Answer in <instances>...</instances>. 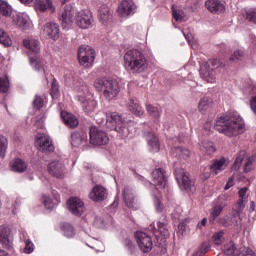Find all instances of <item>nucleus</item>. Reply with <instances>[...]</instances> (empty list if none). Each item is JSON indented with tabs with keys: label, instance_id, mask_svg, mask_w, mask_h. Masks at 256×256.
Here are the masks:
<instances>
[{
	"label": "nucleus",
	"instance_id": "obj_1",
	"mask_svg": "<svg viewBox=\"0 0 256 256\" xmlns=\"http://www.w3.org/2000/svg\"><path fill=\"white\" fill-rule=\"evenodd\" d=\"M214 129L218 133H223L226 137H237V135L243 133V120L239 113L230 112L216 120Z\"/></svg>",
	"mask_w": 256,
	"mask_h": 256
},
{
	"label": "nucleus",
	"instance_id": "obj_2",
	"mask_svg": "<svg viewBox=\"0 0 256 256\" xmlns=\"http://www.w3.org/2000/svg\"><path fill=\"white\" fill-rule=\"evenodd\" d=\"M126 69L132 73H143L147 69V59L139 50H129L124 55Z\"/></svg>",
	"mask_w": 256,
	"mask_h": 256
},
{
	"label": "nucleus",
	"instance_id": "obj_3",
	"mask_svg": "<svg viewBox=\"0 0 256 256\" xmlns=\"http://www.w3.org/2000/svg\"><path fill=\"white\" fill-rule=\"evenodd\" d=\"M23 45L24 47H26V49H29L30 51L27 52V55H29L30 65L35 69V71L45 73V68L43 67V65H45V62L39 57V53H41V46L39 40H24Z\"/></svg>",
	"mask_w": 256,
	"mask_h": 256
},
{
	"label": "nucleus",
	"instance_id": "obj_4",
	"mask_svg": "<svg viewBox=\"0 0 256 256\" xmlns=\"http://www.w3.org/2000/svg\"><path fill=\"white\" fill-rule=\"evenodd\" d=\"M106 125L111 131H116L121 139H127L129 137V128L127 122L117 112L106 113Z\"/></svg>",
	"mask_w": 256,
	"mask_h": 256
},
{
	"label": "nucleus",
	"instance_id": "obj_5",
	"mask_svg": "<svg viewBox=\"0 0 256 256\" xmlns=\"http://www.w3.org/2000/svg\"><path fill=\"white\" fill-rule=\"evenodd\" d=\"M94 87L97 91H103L104 97L109 99V101H111V99H115V97L119 95V91H121L117 80L107 78L97 79L94 82Z\"/></svg>",
	"mask_w": 256,
	"mask_h": 256
},
{
	"label": "nucleus",
	"instance_id": "obj_6",
	"mask_svg": "<svg viewBox=\"0 0 256 256\" xmlns=\"http://www.w3.org/2000/svg\"><path fill=\"white\" fill-rule=\"evenodd\" d=\"M174 175L176 177V181L182 191H186V193H195V181L191 180L189 177V173L185 171L183 168H176Z\"/></svg>",
	"mask_w": 256,
	"mask_h": 256
},
{
	"label": "nucleus",
	"instance_id": "obj_7",
	"mask_svg": "<svg viewBox=\"0 0 256 256\" xmlns=\"http://www.w3.org/2000/svg\"><path fill=\"white\" fill-rule=\"evenodd\" d=\"M78 61L83 67H91L95 61V50L88 45H82L78 49Z\"/></svg>",
	"mask_w": 256,
	"mask_h": 256
},
{
	"label": "nucleus",
	"instance_id": "obj_8",
	"mask_svg": "<svg viewBox=\"0 0 256 256\" xmlns=\"http://www.w3.org/2000/svg\"><path fill=\"white\" fill-rule=\"evenodd\" d=\"M89 135L91 145H107L109 143L107 132L95 126L90 128Z\"/></svg>",
	"mask_w": 256,
	"mask_h": 256
},
{
	"label": "nucleus",
	"instance_id": "obj_9",
	"mask_svg": "<svg viewBox=\"0 0 256 256\" xmlns=\"http://www.w3.org/2000/svg\"><path fill=\"white\" fill-rule=\"evenodd\" d=\"M135 238L141 251L143 253H150L153 249V239H151V236L145 232L137 231L135 232Z\"/></svg>",
	"mask_w": 256,
	"mask_h": 256
},
{
	"label": "nucleus",
	"instance_id": "obj_10",
	"mask_svg": "<svg viewBox=\"0 0 256 256\" xmlns=\"http://www.w3.org/2000/svg\"><path fill=\"white\" fill-rule=\"evenodd\" d=\"M75 21L80 29H89L93 23V16L89 11L82 10L76 14Z\"/></svg>",
	"mask_w": 256,
	"mask_h": 256
},
{
	"label": "nucleus",
	"instance_id": "obj_11",
	"mask_svg": "<svg viewBox=\"0 0 256 256\" xmlns=\"http://www.w3.org/2000/svg\"><path fill=\"white\" fill-rule=\"evenodd\" d=\"M48 173L56 179L65 177V164L59 160H53L48 164Z\"/></svg>",
	"mask_w": 256,
	"mask_h": 256
},
{
	"label": "nucleus",
	"instance_id": "obj_12",
	"mask_svg": "<svg viewBox=\"0 0 256 256\" xmlns=\"http://www.w3.org/2000/svg\"><path fill=\"white\" fill-rule=\"evenodd\" d=\"M165 169L158 168L152 171V182L155 187L159 189H165L167 186V176L165 175Z\"/></svg>",
	"mask_w": 256,
	"mask_h": 256
},
{
	"label": "nucleus",
	"instance_id": "obj_13",
	"mask_svg": "<svg viewBox=\"0 0 256 256\" xmlns=\"http://www.w3.org/2000/svg\"><path fill=\"white\" fill-rule=\"evenodd\" d=\"M42 35L48 37V39L57 41V39H59V25L54 22H47L42 27Z\"/></svg>",
	"mask_w": 256,
	"mask_h": 256
},
{
	"label": "nucleus",
	"instance_id": "obj_14",
	"mask_svg": "<svg viewBox=\"0 0 256 256\" xmlns=\"http://www.w3.org/2000/svg\"><path fill=\"white\" fill-rule=\"evenodd\" d=\"M68 209L76 217H81L85 211V204L81 199L74 197L68 200Z\"/></svg>",
	"mask_w": 256,
	"mask_h": 256
},
{
	"label": "nucleus",
	"instance_id": "obj_15",
	"mask_svg": "<svg viewBox=\"0 0 256 256\" xmlns=\"http://www.w3.org/2000/svg\"><path fill=\"white\" fill-rule=\"evenodd\" d=\"M0 243L4 249H13V237L9 227L0 226Z\"/></svg>",
	"mask_w": 256,
	"mask_h": 256
},
{
	"label": "nucleus",
	"instance_id": "obj_16",
	"mask_svg": "<svg viewBox=\"0 0 256 256\" xmlns=\"http://www.w3.org/2000/svg\"><path fill=\"white\" fill-rule=\"evenodd\" d=\"M137 9L133 0H123L121 5L118 7V14L120 17H129V15H133Z\"/></svg>",
	"mask_w": 256,
	"mask_h": 256
},
{
	"label": "nucleus",
	"instance_id": "obj_17",
	"mask_svg": "<svg viewBox=\"0 0 256 256\" xmlns=\"http://www.w3.org/2000/svg\"><path fill=\"white\" fill-rule=\"evenodd\" d=\"M107 196V189H105V187L101 185H96L89 194V198L91 199V201H95L96 203L105 201V199H107Z\"/></svg>",
	"mask_w": 256,
	"mask_h": 256
},
{
	"label": "nucleus",
	"instance_id": "obj_18",
	"mask_svg": "<svg viewBox=\"0 0 256 256\" xmlns=\"http://www.w3.org/2000/svg\"><path fill=\"white\" fill-rule=\"evenodd\" d=\"M205 7L214 15H221V13H225V4L221 0H207L205 2Z\"/></svg>",
	"mask_w": 256,
	"mask_h": 256
},
{
	"label": "nucleus",
	"instance_id": "obj_19",
	"mask_svg": "<svg viewBox=\"0 0 256 256\" xmlns=\"http://www.w3.org/2000/svg\"><path fill=\"white\" fill-rule=\"evenodd\" d=\"M98 19L102 25H109L113 21V14L109 9V6L103 4L98 10Z\"/></svg>",
	"mask_w": 256,
	"mask_h": 256
},
{
	"label": "nucleus",
	"instance_id": "obj_20",
	"mask_svg": "<svg viewBox=\"0 0 256 256\" xmlns=\"http://www.w3.org/2000/svg\"><path fill=\"white\" fill-rule=\"evenodd\" d=\"M72 147H81L83 143H87V133L84 131H74L70 136Z\"/></svg>",
	"mask_w": 256,
	"mask_h": 256
},
{
	"label": "nucleus",
	"instance_id": "obj_21",
	"mask_svg": "<svg viewBox=\"0 0 256 256\" xmlns=\"http://www.w3.org/2000/svg\"><path fill=\"white\" fill-rule=\"evenodd\" d=\"M144 137L149 147H151V151H153V153H159V149H161V144H159V139L157 138L155 133L151 131H145Z\"/></svg>",
	"mask_w": 256,
	"mask_h": 256
},
{
	"label": "nucleus",
	"instance_id": "obj_22",
	"mask_svg": "<svg viewBox=\"0 0 256 256\" xmlns=\"http://www.w3.org/2000/svg\"><path fill=\"white\" fill-rule=\"evenodd\" d=\"M144 137L149 147H151V151H153V153H159V149H161V144H159V139L157 138L155 133L151 131H145Z\"/></svg>",
	"mask_w": 256,
	"mask_h": 256
},
{
	"label": "nucleus",
	"instance_id": "obj_23",
	"mask_svg": "<svg viewBox=\"0 0 256 256\" xmlns=\"http://www.w3.org/2000/svg\"><path fill=\"white\" fill-rule=\"evenodd\" d=\"M73 15H75V10L72 6H66L61 15L62 27L67 28L73 25Z\"/></svg>",
	"mask_w": 256,
	"mask_h": 256
},
{
	"label": "nucleus",
	"instance_id": "obj_24",
	"mask_svg": "<svg viewBox=\"0 0 256 256\" xmlns=\"http://www.w3.org/2000/svg\"><path fill=\"white\" fill-rule=\"evenodd\" d=\"M73 15H75V10L72 6H66L61 15L62 27L67 28L73 25Z\"/></svg>",
	"mask_w": 256,
	"mask_h": 256
},
{
	"label": "nucleus",
	"instance_id": "obj_25",
	"mask_svg": "<svg viewBox=\"0 0 256 256\" xmlns=\"http://www.w3.org/2000/svg\"><path fill=\"white\" fill-rule=\"evenodd\" d=\"M60 117L63 123H65V125L70 129H75L76 127H79V120L77 119V117H75V115L62 111L60 113Z\"/></svg>",
	"mask_w": 256,
	"mask_h": 256
},
{
	"label": "nucleus",
	"instance_id": "obj_26",
	"mask_svg": "<svg viewBox=\"0 0 256 256\" xmlns=\"http://www.w3.org/2000/svg\"><path fill=\"white\" fill-rule=\"evenodd\" d=\"M200 77L207 83H215V70L209 68V65L204 64L200 67Z\"/></svg>",
	"mask_w": 256,
	"mask_h": 256
},
{
	"label": "nucleus",
	"instance_id": "obj_27",
	"mask_svg": "<svg viewBox=\"0 0 256 256\" xmlns=\"http://www.w3.org/2000/svg\"><path fill=\"white\" fill-rule=\"evenodd\" d=\"M79 103L82 105L83 111L90 115V113H93L95 111V107H97V102L93 99H87L84 96L78 97Z\"/></svg>",
	"mask_w": 256,
	"mask_h": 256
},
{
	"label": "nucleus",
	"instance_id": "obj_28",
	"mask_svg": "<svg viewBox=\"0 0 256 256\" xmlns=\"http://www.w3.org/2000/svg\"><path fill=\"white\" fill-rule=\"evenodd\" d=\"M37 145H39L40 151H48L49 153L55 151V146L51 143L49 136H40L37 139Z\"/></svg>",
	"mask_w": 256,
	"mask_h": 256
},
{
	"label": "nucleus",
	"instance_id": "obj_29",
	"mask_svg": "<svg viewBox=\"0 0 256 256\" xmlns=\"http://www.w3.org/2000/svg\"><path fill=\"white\" fill-rule=\"evenodd\" d=\"M237 217L239 216H236L235 213H232L231 215L218 219V223H220L222 227H231L232 225H234V227H239L241 223L239 222Z\"/></svg>",
	"mask_w": 256,
	"mask_h": 256
},
{
	"label": "nucleus",
	"instance_id": "obj_30",
	"mask_svg": "<svg viewBox=\"0 0 256 256\" xmlns=\"http://www.w3.org/2000/svg\"><path fill=\"white\" fill-rule=\"evenodd\" d=\"M10 167L15 173H25L27 171V162L21 158H16L10 162Z\"/></svg>",
	"mask_w": 256,
	"mask_h": 256
},
{
	"label": "nucleus",
	"instance_id": "obj_31",
	"mask_svg": "<svg viewBox=\"0 0 256 256\" xmlns=\"http://www.w3.org/2000/svg\"><path fill=\"white\" fill-rule=\"evenodd\" d=\"M123 195L127 207H129V209H135V196L133 195V189L129 186H125Z\"/></svg>",
	"mask_w": 256,
	"mask_h": 256
},
{
	"label": "nucleus",
	"instance_id": "obj_32",
	"mask_svg": "<svg viewBox=\"0 0 256 256\" xmlns=\"http://www.w3.org/2000/svg\"><path fill=\"white\" fill-rule=\"evenodd\" d=\"M225 207H227V203L223 202H221L220 205L214 206L210 212L209 223L215 225V223H217V217L221 215V212L223 211V209H225Z\"/></svg>",
	"mask_w": 256,
	"mask_h": 256
},
{
	"label": "nucleus",
	"instance_id": "obj_33",
	"mask_svg": "<svg viewBox=\"0 0 256 256\" xmlns=\"http://www.w3.org/2000/svg\"><path fill=\"white\" fill-rule=\"evenodd\" d=\"M34 7L36 11H40V13H45L48 9L53 7V2L51 0H35Z\"/></svg>",
	"mask_w": 256,
	"mask_h": 256
},
{
	"label": "nucleus",
	"instance_id": "obj_34",
	"mask_svg": "<svg viewBox=\"0 0 256 256\" xmlns=\"http://www.w3.org/2000/svg\"><path fill=\"white\" fill-rule=\"evenodd\" d=\"M211 107H213V99H211L209 97L201 98V100L198 104V110L200 111V113H202V114L207 113V111H209V109H211Z\"/></svg>",
	"mask_w": 256,
	"mask_h": 256
},
{
	"label": "nucleus",
	"instance_id": "obj_35",
	"mask_svg": "<svg viewBox=\"0 0 256 256\" xmlns=\"http://www.w3.org/2000/svg\"><path fill=\"white\" fill-rule=\"evenodd\" d=\"M223 253H224V255H227V256H235V255L241 254V252H239L237 250V246L235 245V242H233V241H230L224 245Z\"/></svg>",
	"mask_w": 256,
	"mask_h": 256
},
{
	"label": "nucleus",
	"instance_id": "obj_36",
	"mask_svg": "<svg viewBox=\"0 0 256 256\" xmlns=\"http://www.w3.org/2000/svg\"><path fill=\"white\" fill-rule=\"evenodd\" d=\"M129 111L133 113V115H137L138 117H141L143 115V108L141 105H139V101L135 99H130L129 105H128Z\"/></svg>",
	"mask_w": 256,
	"mask_h": 256
},
{
	"label": "nucleus",
	"instance_id": "obj_37",
	"mask_svg": "<svg viewBox=\"0 0 256 256\" xmlns=\"http://www.w3.org/2000/svg\"><path fill=\"white\" fill-rule=\"evenodd\" d=\"M200 151H202V153H206V155H213L217 149L215 148V144L213 142L204 140L201 143Z\"/></svg>",
	"mask_w": 256,
	"mask_h": 256
},
{
	"label": "nucleus",
	"instance_id": "obj_38",
	"mask_svg": "<svg viewBox=\"0 0 256 256\" xmlns=\"http://www.w3.org/2000/svg\"><path fill=\"white\" fill-rule=\"evenodd\" d=\"M60 229L63 231L64 237H67L68 239L75 237V228L73 225L64 222L61 224Z\"/></svg>",
	"mask_w": 256,
	"mask_h": 256
},
{
	"label": "nucleus",
	"instance_id": "obj_39",
	"mask_svg": "<svg viewBox=\"0 0 256 256\" xmlns=\"http://www.w3.org/2000/svg\"><path fill=\"white\" fill-rule=\"evenodd\" d=\"M13 23L20 29H29V20L21 15L13 16Z\"/></svg>",
	"mask_w": 256,
	"mask_h": 256
},
{
	"label": "nucleus",
	"instance_id": "obj_40",
	"mask_svg": "<svg viewBox=\"0 0 256 256\" xmlns=\"http://www.w3.org/2000/svg\"><path fill=\"white\" fill-rule=\"evenodd\" d=\"M0 13L4 17H11V14L13 13V8L7 1L5 0H0Z\"/></svg>",
	"mask_w": 256,
	"mask_h": 256
},
{
	"label": "nucleus",
	"instance_id": "obj_41",
	"mask_svg": "<svg viewBox=\"0 0 256 256\" xmlns=\"http://www.w3.org/2000/svg\"><path fill=\"white\" fill-rule=\"evenodd\" d=\"M245 200H238L232 207V213L235 214L236 217H241V213L245 210Z\"/></svg>",
	"mask_w": 256,
	"mask_h": 256
},
{
	"label": "nucleus",
	"instance_id": "obj_42",
	"mask_svg": "<svg viewBox=\"0 0 256 256\" xmlns=\"http://www.w3.org/2000/svg\"><path fill=\"white\" fill-rule=\"evenodd\" d=\"M157 228H158L160 235H162V237H165V238L169 237V228H167L166 220L158 221Z\"/></svg>",
	"mask_w": 256,
	"mask_h": 256
},
{
	"label": "nucleus",
	"instance_id": "obj_43",
	"mask_svg": "<svg viewBox=\"0 0 256 256\" xmlns=\"http://www.w3.org/2000/svg\"><path fill=\"white\" fill-rule=\"evenodd\" d=\"M245 155H247V152H245V150H242L239 152V154L232 166V169L234 171H238V169L241 168V163H243V161L245 160Z\"/></svg>",
	"mask_w": 256,
	"mask_h": 256
},
{
	"label": "nucleus",
	"instance_id": "obj_44",
	"mask_svg": "<svg viewBox=\"0 0 256 256\" xmlns=\"http://www.w3.org/2000/svg\"><path fill=\"white\" fill-rule=\"evenodd\" d=\"M171 154H172L174 157H181V156L189 157L190 152H189V150H187V149H185V148L174 147V148L171 149Z\"/></svg>",
	"mask_w": 256,
	"mask_h": 256
},
{
	"label": "nucleus",
	"instance_id": "obj_45",
	"mask_svg": "<svg viewBox=\"0 0 256 256\" xmlns=\"http://www.w3.org/2000/svg\"><path fill=\"white\" fill-rule=\"evenodd\" d=\"M0 43L4 45V47H11L12 41L11 38L9 37V34L5 32V30L0 29Z\"/></svg>",
	"mask_w": 256,
	"mask_h": 256
},
{
	"label": "nucleus",
	"instance_id": "obj_46",
	"mask_svg": "<svg viewBox=\"0 0 256 256\" xmlns=\"http://www.w3.org/2000/svg\"><path fill=\"white\" fill-rule=\"evenodd\" d=\"M243 57H245V50L237 49L230 56V61H232L233 63H237L238 61H241V59H243Z\"/></svg>",
	"mask_w": 256,
	"mask_h": 256
},
{
	"label": "nucleus",
	"instance_id": "obj_47",
	"mask_svg": "<svg viewBox=\"0 0 256 256\" xmlns=\"http://www.w3.org/2000/svg\"><path fill=\"white\" fill-rule=\"evenodd\" d=\"M123 243H124L125 249L129 251L130 255L135 254V251H137V246L131 239L125 238Z\"/></svg>",
	"mask_w": 256,
	"mask_h": 256
},
{
	"label": "nucleus",
	"instance_id": "obj_48",
	"mask_svg": "<svg viewBox=\"0 0 256 256\" xmlns=\"http://www.w3.org/2000/svg\"><path fill=\"white\" fill-rule=\"evenodd\" d=\"M204 65H208V68L213 70L219 69V67H225V64H223V62L217 58L208 60Z\"/></svg>",
	"mask_w": 256,
	"mask_h": 256
},
{
	"label": "nucleus",
	"instance_id": "obj_49",
	"mask_svg": "<svg viewBox=\"0 0 256 256\" xmlns=\"http://www.w3.org/2000/svg\"><path fill=\"white\" fill-rule=\"evenodd\" d=\"M146 111H148L149 115H151V117H154V119H159V117H161V112L159 111V108L151 104L146 105Z\"/></svg>",
	"mask_w": 256,
	"mask_h": 256
},
{
	"label": "nucleus",
	"instance_id": "obj_50",
	"mask_svg": "<svg viewBox=\"0 0 256 256\" xmlns=\"http://www.w3.org/2000/svg\"><path fill=\"white\" fill-rule=\"evenodd\" d=\"M172 15L175 21H177L178 23H181L183 19H185V12L181 9L176 10L172 8Z\"/></svg>",
	"mask_w": 256,
	"mask_h": 256
},
{
	"label": "nucleus",
	"instance_id": "obj_51",
	"mask_svg": "<svg viewBox=\"0 0 256 256\" xmlns=\"http://www.w3.org/2000/svg\"><path fill=\"white\" fill-rule=\"evenodd\" d=\"M223 167H225V158H222L220 160H216L212 165L211 169L212 171H221L223 170ZM218 172H215V175H217Z\"/></svg>",
	"mask_w": 256,
	"mask_h": 256
},
{
	"label": "nucleus",
	"instance_id": "obj_52",
	"mask_svg": "<svg viewBox=\"0 0 256 256\" xmlns=\"http://www.w3.org/2000/svg\"><path fill=\"white\" fill-rule=\"evenodd\" d=\"M7 139L5 136L0 135V157H5V153H7Z\"/></svg>",
	"mask_w": 256,
	"mask_h": 256
},
{
	"label": "nucleus",
	"instance_id": "obj_53",
	"mask_svg": "<svg viewBox=\"0 0 256 256\" xmlns=\"http://www.w3.org/2000/svg\"><path fill=\"white\" fill-rule=\"evenodd\" d=\"M246 20L256 25V9H251L246 12Z\"/></svg>",
	"mask_w": 256,
	"mask_h": 256
},
{
	"label": "nucleus",
	"instance_id": "obj_54",
	"mask_svg": "<svg viewBox=\"0 0 256 256\" xmlns=\"http://www.w3.org/2000/svg\"><path fill=\"white\" fill-rule=\"evenodd\" d=\"M223 235H225V232L220 231L212 236V241H214L215 245H221L223 243Z\"/></svg>",
	"mask_w": 256,
	"mask_h": 256
},
{
	"label": "nucleus",
	"instance_id": "obj_55",
	"mask_svg": "<svg viewBox=\"0 0 256 256\" xmlns=\"http://www.w3.org/2000/svg\"><path fill=\"white\" fill-rule=\"evenodd\" d=\"M9 91V79L0 78V93H7Z\"/></svg>",
	"mask_w": 256,
	"mask_h": 256
},
{
	"label": "nucleus",
	"instance_id": "obj_56",
	"mask_svg": "<svg viewBox=\"0 0 256 256\" xmlns=\"http://www.w3.org/2000/svg\"><path fill=\"white\" fill-rule=\"evenodd\" d=\"M253 161H255V156H251L246 159V163L244 164V173H249V171H251Z\"/></svg>",
	"mask_w": 256,
	"mask_h": 256
},
{
	"label": "nucleus",
	"instance_id": "obj_57",
	"mask_svg": "<svg viewBox=\"0 0 256 256\" xmlns=\"http://www.w3.org/2000/svg\"><path fill=\"white\" fill-rule=\"evenodd\" d=\"M43 103V98H41V96L36 95L33 101V106L35 107V109L39 111L43 107Z\"/></svg>",
	"mask_w": 256,
	"mask_h": 256
},
{
	"label": "nucleus",
	"instance_id": "obj_58",
	"mask_svg": "<svg viewBox=\"0 0 256 256\" xmlns=\"http://www.w3.org/2000/svg\"><path fill=\"white\" fill-rule=\"evenodd\" d=\"M57 93H59V84L57 83V80L54 79L52 81V85H51V95H52V97H57Z\"/></svg>",
	"mask_w": 256,
	"mask_h": 256
},
{
	"label": "nucleus",
	"instance_id": "obj_59",
	"mask_svg": "<svg viewBox=\"0 0 256 256\" xmlns=\"http://www.w3.org/2000/svg\"><path fill=\"white\" fill-rule=\"evenodd\" d=\"M43 204L47 209H49V211H52V209L55 207V203H53V200L48 197H44Z\"/></svg>",
	"mask_w": 256,
	"mask_h": 256
},
{
	"label": "nucleus",
	"instance_id": "obj_60",
	"mask_svg": "<svg viewBox=\"0 0 256 256\" xmlns=\"http://www.w3.org/2000/svg\"><path fill=\"white\" fill-rule=\"evenodd\" d=\"M240 253H242V255L244 256H254L255 255V251H253V249H251L250 247H243L240 248Z\"/></svg>",
	"mask_w": 256,
	"mask_h": 256
},
{
	"label": "nucleus",
	"instance_id": "obj_61",
	"mask_svg": "<svg viewBox=\"0 0 256 256\" xmlns=\"http://www.w3.org/2000/svg\"><path fill=\"white\" fill-rule=\"evenodd\" d=\"M35 250V246L33 245V242L27 240L26 241V245L24 247V253H33V251Z\"/></svg>",
	"mask_w": 256,
	"mask_h": 256
},
{
	"label": "nucleus",
	"instance_id": "obj_62",
	"mask_svg": "<svg viewBox=\"0 0 256 256\" xmlns=\"http://www.w3.org/2000/svg\"><path fill=\"white\" fill-rule=\"evenodd\" d=\"M247 191H248L247 187H244L239 190V197H240L239 201L247 202Z\"/></svg>",
	"mask_w": 256,
	"mask_h": 256
},
{
	"label": "nucleus",
	"instance_id": "obj_63",
	"mask_svg": "<svg viewBox=\"0 0 256 256\" xmlns=\"http://www.w3.org/2000/svg\"><path fill=\"white\" fill-rule=\"evenodd\" d=\"M198 249H200L205 255V253H207L209 249H211V245L209 244V242H203Z\"/></svg>",
	"mask_w": 256,
	"mask_h": 256
},
{
	"label": "nucleus",
	"instance_id": "obj_64",
	"mask_svg": "<svg viewBox=\"0 0 256 256\" xmlns=\"http://www.w3.org/2000/svg\"><path fill=\"white\" fill-rule=\"evenodd\" d=\"M250 107L253 113L256 115V96H253L250 100Z\"/></svg>",
	"mask_w": 256,
	"mask_h": 256
}]
</instances>
